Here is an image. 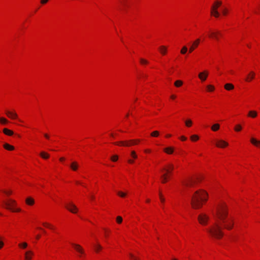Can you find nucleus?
<instances>
[{
    "label": "nucleus",
    "mask_w": 260,
    "mask_h": 260,
    "mask_svg": "<svg viewBox=\"0 0 260 260\" xmlns=\"http://www.w3.org/2000/svg\"><path fill=\"white\" fill-rule=\"evenodd\" d=\"M216 216L217 219L207 230L211 236L216 239H220L223 236L221 225L228 230L234 226V220L228 218V211L224 203H219L216 209Z\"/></svg>",
    "instance_id": "nucleus-1"
},
{
    "label": "nucleus",
    "mask_w": 260,
    "mask_h": 260,
    "mask_svg": "<svg viewBox=\"0 0 260 260\" xmlns=\"http://www.w3.org/2000/svg\"><path fill=\"white\" fill-rule=\"evenodd\" d=\"M208 199V194L203 190H199L196 191L192 196L191 204L192 207L197 209L201 208L204 202Z\"/></svg>",
    "instance_id": "nucleus-2"
},
{
    "label": "nucleus",
    "mask_w": 260,
    "mask_h": 260,
    "mask_svg": "<svg viewBox=\"0 0 260 260\" xmlns=\"http://www.w3.org/2000/svg\"><path fill=\"white\" fill-rule=\"evenodd\" d=\"M222 5V2L220 1H216L214 2L211 8V15L215 18L219 17L220 13L218 11V8Z\"/></svg>",
    "instance_id": "nucleus-3"
},
{
    "label": "nucleus",
    "mask_w": 260,
    "mask_h": 260,
    "mask_svg": "<svg viewBox=\"0 0 260 260\" xmlns=\"http://www.w3.org/2000/svg\"><path fill=\"white\" fill-rule=\"evenodd\" d=\"M5 204L6 206V208L13 212H19L21 211V209L19 208H14L16 204V202L14 200H10L9 202H5Z\"/></svg>",
    "instance_id": "nucleus-4"
},
{
    "label": "nucleus",
    "mask_w": 260,
    "mask_h": 260,
    "mask_svg": "<svg viewBox=\"0 0 260 260\" xmlns=\"http://www.w3.org/2000/svg\"><path fill=\"white\" fill-rule=\"evenodd\" d=\"M198 219L200 224L206 225L209 220V216L205 213H201L199 215Z\"/></svg>",
    "instance_id": "nucleus-5"
},
{
    "label": "nucleus",
    "mask_w": 260,
    "mask_h": 260,
    "mask_svg": "<svg viewBox=\"0 0 260 260\" xmlns=\"http://www.w3.org/2000/svg\"><path fill=\"white\" fill-rule=\"evenodd\" d=\"M136 142H140L139 140H131L127 141H120L119 142L115 143L116 145H120L125 146H129L131 145H135L137 144Z\"/></svg>",
    "instance_id": "nucleus-6"
},
{
    "label": "nucleus",
    "mask_w": 260,
    "mask_h": 260,
    "mask_svg": "<svg viewBox=\"0 0 260 260\" xmlns=\"http://www.w3.org/2000/svg\"><path fill=\"white\" fill-rule=\"evenodd\" d=\"M66 208L69 211H70L71 212H72L73 213H76L78 211V208L72 203H70L69 204L66 205Z\"/></svg>",
    "instance_id": "nucleus-7"
},
{
    "label": "nucleus",
    "mask_w": 260,
    "mask_h": 260,
    "mask_svg": "<svg viewBox=\"0 0 260 260\" xmlns=\"http://www.w3.org/2000/svg\"><path fill=\"white\" fill-rule=\"evenodd\" d=\"M174 169V166L173 164H169L167 165L165 168H163L162 171L166 172L165 173L168 175L171 173L172 171Z\"/></svg>",
    "instance_id": "nucleus-8"
},
{
    "label": "nucleus",
    "mask_w": 260,
    "mask_h": 260,
    "mask_svg": "<svg viewBox=\"0 0 260 260\" xmlns=\"http://www.w3.org/2000/svg\"><path fill=\"white\" fill-rule=\"evenodd\" d=\"M208 75V72L207 71H204L199 73V78L202 81H204L206 80Z\"/></svg>",
    "instance_id": "nucleus-9"
},
{
    "label": "nucleus",
    "mask_w": 260,
    "mask_h": 260,
    "mask_svg": "<svg viewBox=\"0 0 260 260\" xmlns=\"http://www.w3.org/2000/svg\"><path fill=\"white\" fill-rule=\"evenodd\" d=\"M6 114L11 119H14L18 118L17 113L14 111H7Z\"/></svg>",
    "instance_id": "nucleus-10"
},
{
    "label": "nucleus",
    "mask_w": 260,
    "mask_h": 260,
    "mask_svg": "<svg viewBox=\"0 0 260 260\" xmlns=\"http://www.w3.org/2000/svg\"><path fill=\"white\" fill-rule=\"evenodd\" d=\"M216 145L217 147L220 148H224L226 146H228V143L222 140H219L217 141L216 143Z\"/></svg>",
    "instance_id": "nucleus-11"
},
{
    "label": "nucleus",
    "mask_w": 260,
    "mask_h": 260,
    "mask_svg": "<svg viewBox=\"0 0 260 260\" xmlns=\"http://www.w3.org/2000/svg\"><path fill=\"white\" fill-rule=\"evenodd\" d=\"M200 42V39H197L196 40H195L193 42L192 45L190 46V47L189 49V51L190 53L192 52L194 50V49L198 46Z\"/></svg>",
    "instance_id": "nucleus-12"
},
{
    "label": "nucleus",
    "mask_w": 260,
    "mask_h": 260,
    "mask_svg": "<svg viewBox=\"0 0 260 260\" xmlns=\"http://www.w3.org/2000/svg\"><path fill=\"white\" fill-rule=\"evenodd\" d=\"M194 183L195 181L192 179H187L182 182L183 185L187 187L192 186Z\"/></svg>",
    "instance_id": "nucleus-13"
},
{
    "label": "nucleus",
    "mask_w": 260,
    "mask_h": 260,
    "mask_svg": "<svg viewBox=\"0 0 260 260\" xmlns=\"http://www.w3.org/2000/svg\"><path fill=\"white\" fill-rule=\"evenodd\" d=\"M72 245L74 246V248L80 254H84V250L80 245L77 244H72Z\"/></svg>",
    "instance_id": "nucleus-14"
},
{
    "label": "nucleus",
    "mask_w": 260,
    "mask_h": 260,
    "mask_svg": "<svg viewBox=\"0 0 260 260\" xmlns=\"http://www.w3.org/2000/svg\"><path fill=\"white\" fill-rule=\"evenodd\" d=\"M79 164L76 161H73L70 165L71 169L74 171H76L79 168Z\"/></svg>",
    "instance_id": "nucleus-15"
},
{
    "label": "nucleus",
    "mask_w": 260,
    "mask_h": 260,
    "mask_svg": "<svg viewBox=\"0 0 260 260\" xmlns=\"http://www.w3.org/2000/svg\"><path fill=\"white\" fill-rule=\"evenodd\" d=\"M250 142L256 147H260V141L256 140L254 138L250 139Z\"/></svg>",
    "instance_id": "nucleus-16"
},
{
    "label": "nucleus",
    "mask_w": 260,
    "mask_h": 260,
    "mask_svg": "<svg viewBox=\"0 0 260 260\" xmlns=\"http://www.w3.org/2000/svg\"><path fill=\"white\" fill-rule=\"evenodd\" d=\"M34 254L32 251H27L25 253V260H31V255Z\"/></svg>",
    "instance_id": "nucleus-17"
},
{
    "label": "nucleus",
    "mask_w": 260,
    "mask_h": 260,
    "mask_svg": "<svg viewBox=\"0 0 260 260\" xmlns=\"http://www.w3.org/2000/svg\"><path fill=\"white\" fill-rule=\"evenodd\" d=\"M255 76V73L253 72H251L248 75L247 77L246 78L245 80L246 81H250L251 80H252Z\"/></svg>",
    "instance_id": "nucleus-18"
},
{
    "label": "nucleus",
    "mask_w": 260,
    "mask_h": 260,
    "mask_svg": "<svg viewBox=\"0 0 260 260\" xmlns=\"http://www.w3.org/2000/svg\"><path fill=\"white\" fill-rule=\"evenodd\" d=\"M3 133L8 136H12L14 134V133L12 131L8 129L7 128H5L3 129Z\"/></svg>",
    "instance_id": "nucleus-19"
},
{
    "label": "nucleus",
    "mask_w": 260,
    "mask_h": 260,
    "mask_svg": "<svg viewBox=\"0 0 260 260\" xmlns=\"http://www.w3.org/2000/svg\"><path fill=\"white\" fill-rule=\"evenodd\" d=\"M25 202L28 205H32L35 203L34 200L31 197H28L26 198Z\"/></svg>",
    "instance_id": "nucleus-20"
},
{
    "label": "nucleus",
    "mask_w": 260,
    "mask_h": 260,
    "mask_svg": "<svg viewBox=\"0 0 260 260\" xmlns=\"http://www.w3.org/2000/svg\"><path fill=\"white\" fill-rule=\"evenodd\" d=\"M164 151L168 154H172L174 152V148L172 147H167L164 149Z\"/></svg>",
    "instance_id": "nucleus-21"
},
{
    "label": "nucleus",
    "mask_w": 260,
    "mask_h": 260,
    "mask_svg": "<svg viewBox=\"0 0 260 260\" xmlns=\"http://www.w3.org/2000/svg\"><path fill=\"white\" fill-rule=\"evenodd\" d=\"M4 147L9 151L13 150L14 149V146L8 144V143H5L4 144Z\"/></svg>",
    "instance_id": "nucleus-22"
},
{
    "label": "nucleus",
    "mask_w": 260,
    "mask_h": 260,
    "mask_svg": "<svg viewBox=\"0 0 260 260\" xmlns=\"http://www.w3.org/2000/svg\"><path fill=\"white\" fill-rule=\"evenodd\" d=\"M224 88L227 90H231L234 88V86L231 83H226L224 85Z\"/></svg>",
    "instance_id": "nucleus-23"
},
{
    "label": "nucleus",
    "mask_w": 260,
    "mask_h": 260,
    "mask_svg": "<svg viewBox=\"0 0 260 260\" xmlns=\"http://www.w3.org/2000/svg\"><path fill=\"white\" fill-rule=\"evenodd\" d=\"M248 115L252 118H255L257 116V113L256 111L251 110L249 111Z\"/></svg>",
    "instance_id": "nucleus-24"
},
{
    "label": "nucleus",
    "mask_w": 260,
    "mask_h": 260,
    "mask_svg": "<svg viewBox=\"0 0 260 260\" xmlns=\"http://www.w3.org/2000/svg\"><path fill=\"white\" fill-rule=\"evenodd\" d=\"M220 35V33L218 31L217 32H212L210 35L211 37H213L216 40H218V36Z\"/></svg>",
    "instance_id": "nucleus-25"
},
{
    "label": "nucleus",
    "mask_w": 260,
    "mask_h": 260,
    "mask_svg": "<svg viewBox=\"0 0 260 260\" xmlns=\"http://www.w3.org/2000/svg\"><path fill=\"white\" fill-rule=\"evenodd\" d=\"M159 51L162 55H165L167 51V47L165 46H161L159 47Z\"/></svg>",
    "instance_id": "nucleus-26"
},
{
    "label": "nucleus",
    "mask_w": 260,
    "mask_h": 260,
    "mask_svg": "<svg viewBox=\"0 0 260 260\" xmlns=\"http://www.w3.org/2000/svg\"><path fill=\"white\" fill-rule=\"evenodd\" d=\"M169 176L167 174V173H164L161 176V178L162 179V183H165L168 181Z\"/></svg>",
    "instance_id": "nucleus-27"
},
{
    "label": "nucleus",
    "mask_w": 260,
    "mask_h": 260,
    "mask_svg": "<svg viewBox=\"0 0 260 260\" xmlns=\"http://www.w3.org/2000/svg\"><path fill=\"white\" fill-rule=\"evenodd\" d=\"M219 127H220L219 124H218V123H216V124H213L212 126L211 129L213 131L215 132V131H217L219 128Z\"/></svg>",
    "instance_id": "nucleus-28"
},
{
    "label": "nucleus",
    "mask_w": 260,
    "mask_h": 260,
    "mask_svg": "<svg viewBox=\"0 0 260 260\" xmlns=\"http://www.w3.org/2000/svg\"><path fill=\"white\" fill-rule=\"evenodd\" d=\"M40 156L43 158H44V159H47V158H49V154L47 153L46 152H43V151L41 152Z\"/></svg>",
    "instance_id": "nucleus-29"
},
{
    "label": "nucleus",
    "mask_w": 260,
    "mask_h": 260,
    "mask_svg": "<svg viewBox=\"0 0 260 260\" xmlns=\"http://www.w3.org/2000/svg\"><path fill=\"white\" fill-rule=\"evenodd\" d=\"M174 85L177 87H180L183 85V82L181 80H177L175 82Z\"/></svg>",
    "instance_id": "nucleus-30"
},
{
    "label": "nucleus",
    "mask_w": 260,
    "mask_h": 260,
    "mask_svg": "<svg viewBox=\"0 0 260 260\" xmlns=\"http://www.w3.org/2000/svg\"><path fill=\"white\" fill-rule=\"evenodd\" d=\"M0 122L2 124H6L8 123V120L4 117L0 118Z\"/></svg>",
    "instance_id": "nucleus-31"
},
{
    "label": "nucleus",
    "mask_w": 260,
    "mask_h": 260,
    "mask_svg": "<svg viewBox=\"0 0 260 260\" xmlns=\"http://www.w3.org/2000/svg\"><path fill=\"white\" fill-rule=\"evenodd\" d=\"M185 125L187 127H190L192 125V121L190 119H187L185 122Z\"/></svg>",
    "instance_id": "nucleus-32"
},
{
    "label": "nucleus",
    "mask_w": 260,
    "mask_h": 260,
    "mask_svg": "<svg viewBox=\"0 0 260 260\" xmlns=\"http://www.w3.org/2000/svg\"><path fill=\"white\" fill-rule=\"evenodd\" d=\"M117 194L121 198H124L126 196V193L121 191H119L117 192Z\"/></svg>",
    "instance_id": "nucleus-33"
},
{
    "label": "nucleus",
    "mask_w": 260,
    "mask_h": 260,
    "mask_svg": "<svg viewBox=\"0 0 260 260\" xmlns=\"http://www.w3.org/2000/svg\"><path fill=\"white\" fill-rule=\"evenodd\" d=\"M187 48L186 46H183L182 49L181 50V53L182 54H184L186 53L187 51Z\"/></svg>",
    "instance_id": "nucleus-34"
},
{
    "label": "nucleus",
    "mask_w": 260,
    "mask_h": 260,
    "mask_svg": "<svg viewBox=\"0 0 260 260\" xmlns=\"http://www.w3.org/2000/svg\"><path fill=\"white\" fill-rule=\"evenodd\" d=\"M242 129V126L240 124H237L235 127V131L236 132H240Z\"/></svg>",
    "instance_id": "nucleus-35"
},
{
    "label": "nucleus",
    "mask_w": 260,
    "mask_h": 260,
    "mask_svg": "<svg viewBox=\"0 0 260 260\" xmlns=\"http://www.w3.org/2000/svg\"><path fill=\"white\" fill-rule=\"evenodd\" d=\"M207 88L209 91H212L214 90V87L212 85H207Z\"/></svg>",
    "instance_id": "nucleus-36"
},
{
    "label": "nucleus",
    "mask_w": 260,
    "mask_h": 260,
    "mask_svg": "<svg viewBox=\"0 0 260 260\" xmlns=\"http://www.w3.org/2000/svg\"><path fill=\"white\" fill-rule=\"evenodd\" d=\"M190 139L192 141H196L199 139V137L197 135H194L190 137Z\"/></svg>",
    "instance_id": "nucleus-37"
},
{
    "label": "nucleus",
    "mask_w": 260,
    "mask_h": 260,
    "mask_svg": "<svg viewBox=\"0 0 260 260\" xmlns=\"http://www.w3.org/2000/svg\"><path fill=\"white\" fill-rule=\"evenodd\" d=\"M95 250L98 252L100 250L102 249V247L100 244H97L94 246Z\"/></svg>",
    "instance_id": "nucleus-38"
},
{
    "label": "nucleus",
    "mask_w": 260,
    "mask_h": 260,
    "mask_svg": "<svg viewBox=\"0 0 260 260\" xmlns=\"http://www.w3.org/2000/svg\"><path fill=\"white\" fill-rule=\"evenodd\" d=\"M19 246L22 248H25L27 246V244L26 242H23L19 244Z\"/></svg>",
    "instance_id": "nucleus-39"
},
{
    "label": "nucleus",
    "mask_w": 260,
    "mask_h": 260,
    "mask_svg": "<svg viewBox=\"0 0 260 260\" xmlns=\"http://www.w3.org/2000/svg\"><path fill=\"white\" fill-rule=\"evenodd\" d=\"M152 137H158L159 136V132L158 131H154L151 134Z\"/></svg>",
    "instance_id": "nucleus-40"
},
{
    "label": "nucleus",
    "mask_w": 260,
    "mask_h": 260,
    "mask_svg": "<svg viewBox=\"0 0 260 260\" xmlns=\"http://www.w3.org/2000/svg\"><path fill=\"white\" fill-rule=\"evenodd\" d=\"M116 221L118 223H121L122 221V218L120 216H117L116 217Z\"/></svg>",
    "instance_id": "nucleus-41"
},
{
    "label": "nucleus",
    "mask_w": 260,
    "mask_h": 260,
    "mask_svg": "<svg viewBox=\"0 0 260 260\" xmlns=\"http://www.w3.org/2000/svg\"><path fill=\"white\" fill-rule=\"evenodd\" d=\"M43 225L44 226H46V227H47V228H50L51 229H53V226L51 224H49L48 223L44 222V223H43Z\"/></svg>",
    "instance_id": "nucleus-42"
},
{
    "label": "nucleus",
    "mask_w": 260,
    "mask_h": 260,
    "mask_svg": "<svg viewBox=\"0 0 260 260\" xmlns=\"http://www.w3.org/2000/svg\"><path fill=\"white\" fill-rule=\"evenodd\" d=\"M131 156L134 159H136L137 158V155L136 154L135 151H132L131 152Z\"/></svg>",
    "instance_id": "nucleus-43"
},
{
    "label": "nucleus",
    "mask_w": 260,
    "mask_h": 260,
    "mask_svg": "<svg viewBox=\"0 0 260 260\" xmlns=\"http://www.w3.org/2000/svg\"><path fill=\"white\" fill-rule=\"evenodd\" d=\"M118 158V155H113V156H112L111 157V160H112V161H117V160Z\"/></svg>",
    "instance_id": "nucleus-44"
},
{
    "label": "nucleus",
    "mask_w": 260,
    "mask_h": 260,
    "mask_svg": "<svg viewBox=\"0 0 260 260\" xmlns=\"http://www.w3.org/2000/svg\"><path fill=\"white\" fill-rule=\"evenodd\" d=\"M129 256L130 257L133 259V260H139V259L138 258H137V257L135 256L133 254H132V253H129Z\"/></svg>",
    "instance_id": "nucleus-45"
},
{
    "label": "nucleus",
    "mask_w": 260,
    "mask_h": 260,
    "mask_svg": "<svg viewBox=\"0 0 260 260\" xmlns=\"http://www.w3.org/2000/svg\"><path fill=\"white\" fill-rule=\"evenodd\" d=\"M140 62L142 63V64H146L148 63V61L144 59H143V58H141L140 59Z\"/></svg>",
    "instance_id": "nucleus-46"
},
{
    "label": "nucleus",
    "mask_w": 260,
    "mask_h": 260,
    "mask_svg": "<svg viewBox=\"0 0 260 260\" xmlns=\"http://www.w3.org/2000/svg\"><path fill=\"white\" fill-rule=\"evenodd\" d=\"M222 13L223 15H226L228 13V10L226 8L223 9Z\"/></svg>",
    "instance_id": "nucleus-47"
},
{
    "label": "nucleus",
    "mask_w": 260,
    "mask_h": 260,
    "mask_svg": "<svg viewBox=\"0 0 260 260\" xmlns=\"http://www.w3.org/2000/svg\"><path fill=\"white\" fill-rule=\"evenodd\" d=\"M160 199L162 202H165V199L162 197V194L160 193H159Z\"/></svg>",
    "instance_id": "nucleus-48"
},
{
    "label": "nucleus",
    "mask_w": 260,
    "mask_h": 260,
    "mask_svg": "<svg viewBox=\"0 0 260 260\" xmlns=\"http://www.w3.org/2000/svg\"><path fill=\"white\" fill-rule=\"evenodd\" d=\"M48 1V0H41V3L42 4H45Z\"/></svg>",
    "instance_id": "nucleus-49"
},
{
    "label": "nucleus",
    "mask_w": 260,
    "mask_h": 260,
    "mask_svg": "<svg viewBox=\"0 0 260 260\" xmlns=\"http://www.w3.org/2000/svg\"><path fill=\"white\" fill-rule=\"evenodd\" d=\"M180 139L182 140V141H185L186 140V138L184 136H181L180 137Z\"/></svg>",
    "instance_id": "nucleus-50"
},
{
    "label": "nucleus",
    "mask_w": 260,
    "mask_h": 260,
    "mask_svg": "<svg viewBox=\"0 0 260 260\" xmlns=\"http://www.w3.org/2000/svg\"><path fill=\"white\" fill-rule=\"evenodd\" d=\"M125 1H126V0H121L120 3H121L122 5L125 6Z\"/></svg>",
    "instance_id": "nucleus-51"
},
{
    "label": "nucleus",
    "mask_w": 260,
    "mask_h": 260,
    "mask_svg": "<svg viewBox=\"0 0 260 260\" xmlns=\"http://www.w3.org/2000/svg\"><path fill=\"white\" fill-rule=\"evenodd\" d=\"M134 161L133 159H128V162L129 164H133Z\"/></svg>",
    "instance_id": "nucleus-52"
},
{
    "label": "nucleus",
    "mask_w": 260,
    "mask_h": 260,
    "mask_svg": "<svg viewBox=\"0 0 260 260\" xmlns=\"http://www.w3.org/2000/svg\"><path fill=\"white\" fill-rule=\"evenodd\" d=\"M44 136H45V137L46 138H47V139H49V135H48V134H44Z\"/></svg>",
    "instance_id": "nucleus-53"
},
{
    "label": "nucleus",
    "mask_w": 260,
    "mask_h": 260,
    "mask_svg": "<svg viewBox=\"0 0 260 260\" xmlns=\"http://www.w3.org/2000/svg\"><path fill=\"white\" fill-rule=\"evenodd\" d=\"M3 245H4V244H3V242L0 241V249L3 247Z\"/></svg>",
    "instance_id": "nucleus-54"
},
{
    "label": "nucleus",
    "mask_w": 260,
    "mask_h": 260,
    "mask_svg": "<svg viewBox=\"0 0 260 260\" xmlns=\"http://www.w3.org/2000/svg\"><path fill=\"white\" fill-rule=\"evenodd\" d=\"M171 99H175L176 98V95H175L173 94V95H172L171 96Z\"/></svg>",
    "instance_id": "nucleus-55"
},
{
    "label": "nucleus",
    "mask_w": 260,
    "mask_h": 260,
    "mask_svg": "<svg viewBox=\"0 0 260 260\" xmlns=\"http://www.w3.org/2000/svg\"><path fill=\"white\" fill-rule=\"evenodd\" d=\"M4 192L7 194H9L11 193L10 191H5Z\"/></svg>",
    "instance_id": "nucleus-56"
},
{
    "label": "nucleus",
    "mask_w": 260,
    "mask_h": 260,
    "mask_svg": "<svg viewBox=\"0 0 260 260\" xmlns=\"http://www.w3.org/2000/svg\"><path fill=\"white\" fill-rule=\"evenodd\" d=\"M40 235H37V236H36V239H37V240L39 239H40Z\"/></svg>",
    "instance_id": "nucleus-57"
},
{
    "label": "nucleus",
    "mask_w": 260,
    "mask_h": 260,
    "mask_svg": "<svg viewBox=\"0 0 260 260\" xmlns=\"http://www.w3.org/2000/svg\"><path fill=\"white\" fill-rule=\"evenodd\" d=\"M60 159V161H63V160H64V158H63V157H61V158H60V159Z\"/></svg>",
    "instance_id": "nucleus-58"
},
{
    "label": "nucleus",
    "mask_w": 260,
    "mask_h": 260,
    "mask_svg": "<svg viewBox=\"0 0 260 260\" xmlns=\"http://www.w3.org/2000/svg\"><path fill=\"white\" fill-rule=\"evenodd\" d=\"M145 152H148H148H150V150H149V149H147V150H145Z\"/></svg>",
    "instance_id": "nucleus-59"
},
{
    "label": "nucleus",
    "mask_w": 260,
    "mask_h": 260,
    "mask_svg": "<svg viewBox=\"0 0 260 260\" xmlns=\"http://www.w3.org/2000/svg\"><path fill=\"white\" fill-rule=\"evenodd\" d=\"M171 136V135L170 134L166 135V137H167V138L170 137Z\"/></svg>",
    "instance_id": "nucleus-60"
},
{
    "label": "nucleus",
    "mask_w": 260,
    "mask_h": 260,
    "mask_svg": "<svg viewBox=\"0 0 260 260\" xmlns=\"http://www.w3.org/2000/svg\"><path fill=\"white\" fill-rule=\"evenodd\" d=\"M91 199L93 200L94 199V197L93 196H91Z\"/></svg>",
    "instance_id": "nucleus-61"
},
{
    "label": "nucleus",
    "mask_w": 260,
    "mask_h": 260,
    "mask_svg": "<svg viewBox=\"0 0 260 260\" xmlns=\"http://www.w3.org/2000/svg\"><path fill=\"white\" fill-rule=\"evenodd\" d=\"M171 260H178V259L176 258H173L171 259Z\"/></svg>",
    "instance_id": "nucleus-62"
},
{
    "label": "nucleus",
    "mask_w": 260,
    "mask_h": 260,
    "mask_svg": "<svg viewBox=\"0 0 260 260\" xmlns=\"http://www.w3.org/2000/svg\"><path fill=\"white\" fill-rule=\"evenodd\" d=\"M146 202H147V203H149V202H150V200L147 199V200H146Z\"/></svg>",
    "instance_id": "nucleus-63"
},
{
    "label": "nucleus",
    "mask_w": 260,
    "mask_h": 260,
    "mask_svg": "<svg viewBox=\"0 0 260 260\" xmlns=\"http://www.w3.org/2000/svg\"><path fill=\"white\" fill-rule=\"evenodd\" d=\"M128 116H129V114L127 113L126 115V117H127Z\"/></svg>",
    "instance_id": "nucleus-64"
}]
</instances>
